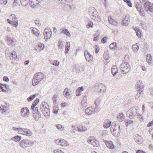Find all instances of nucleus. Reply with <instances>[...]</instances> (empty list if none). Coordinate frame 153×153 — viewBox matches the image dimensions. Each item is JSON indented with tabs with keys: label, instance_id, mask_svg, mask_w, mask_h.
<instances>
[{
	"label": "nucleus",
	"instance_id": "49",
	"mask_svg": "<svg viewBox=\"0 0 153 153\" xmlns=\"http://www.w3.org/2000/svg\"><path fill=\"white\" fill-rule=\"evenodd\" d=\"M63 42L62 41L59 40L58 42V46L59 48L62 49L64 47V45L62 44Z\"/></svg>",
	"mask_w": 153,
	"mask_h": 153
},
{
	"label": "nucleus",
	"instance_id": "63",
	"mask_svg": "<svg viewBox=\"0 0 153 153\" xmlns=\"http://www.w3.org/2000/svg\"><path fill=\"white\" fill-rule=\"evenodd\" d=\"M39 102V99L38 98H36V100L33 102L32 104L36 105Z\"/></svg>",
	"mask_w": 153,
	"mask_h": 153
},
{
	"label": "nucleus",
	"instance_id": "3",
	"mask_svg": "<svg viewBox=\"0 0 153 153\" xmlns=\"http://www.w3.org/2000/svg\"><path fill=\"white\" fill-rule=\"evenodd\" d=\"M135 86L137 90L138 91V93L136 95L135 97L136 99H138L140 97V95L142 94L143 93V85L141 83L140 81H138L136 84Z\"/></svg>",
	"mask_w": 153,
	"mask_h": 153
},
{
	"label": "nucleus",
	"instance_id": "37",
	"mask_svg": "<svg viewBox=\"0 0 153 153\" xmlns=\"http://www.w3.org/2000/svg\"><path fill=\"white\" fill-rule=\"evenodd\" d=\"M75 69L76 72L78 73L80 72L81 70L83 71L84 70V68L81 65L76 66Z\"/></svg>",
	"mask_w": 153,
	"mask_h": 153
},
{
	"label": "nucleus",
	"instance_id": "62",
	"mask_svg": "<svg viewBox=\"0 0 153 153\" xmlns=\"http://www.w3.org/2000/svg\"><path fill=\"white\" fill-rule=\"evenodd\" d=\"M35 23L38 26H40L41 24L39 23V19H36L35 20Z\"/></svg>",
	"mask_w": 153,
	"mask_h": 153
},
{
	"label": "nucleus",
	"instance_id": "50",
	"mask_svg": "<svg viewBox=\"0 0 153 153\" xmlns=\"http://www.w3.org/2000/svg\"><path fill=\"white\" fill-rule=\"evenodd\" d=\"M137 44H136L133 45L132 46V49L134 51H137L139 49V46Z\"/></svg>",
	"mask_w": 153,
	"mask_h": 153
},
{
	"label": "nucleus",
	"instance_id": "55",
	"mask_svg": "<svg viewBox=\"0 0 153 153\" xmlns=\"http://www.w3.org/2000/svg\"><path fill=\"white\" fill-rule=\"evenodd\" d=\"M94 19L95 21H97V22H100L101 20L100 17L99 15H98V16L95 17L94 19Z\"/></svg>",
	"mask_w": 153,
	"mask_h": 153
},
{
	"label": "nucleus",
	"instance_id": "14",
	"mask_svg": "<svg viewBox=\"0 0 153 153\" xmlns=\"http://www.w3.org/2000/svg\"><path fill=\"white\" fill-rule=\"evenodd\" d=\"M29 110L27 107L22 108L21 111V114L22 116L25 117L29 114Z\"/></svg>",
	"mask_w": 153,
	"mask_h": 153
},
{
	"label": "nucleus",
	"instance_id": "23",
	"mask_svg": "<svg viewBox=\"0 0 153 153\" xmlns=\"http://www.w3.org/2000/svg\"><path fill=\"white\" fill-rule=\"evenodd\" d=\"M84 90V88L83 86L79 87L78 88L76 91V95L78 97L81 95V92Z\"/></svg>",
	"mask_w": 153,
	"mask_h": 153
},
{
	"label": "nucleus",
	"instance_id": "10",
	"mask_svg": "<svg viewBox=\"0 0 153 153\" xmlns=\"http://www.w3.org/2000/svg\"><path fill=\"white\" fill-rule=\"evenodd\" d=\"M52 35V32L49 28L45 29L44 32V37L46 41L50 39Z\"/></svg>",
	"mask_w": 153,
	"mask_h": 153
},
{
	"label": "nucleus",
	"instance_id": "42",
	"mask_svg": "<svg viewBox=\"0 0 153 153\" xmlns=\"http://www.w3.org/2000/svg\"><path fill=\"white\" fill-rule=\"evenodd\" d=\"M111 122L108 120L107 121V122L105 123V124L103 125V127L106 128H108L111 126Z\"/></svg>",
	"mask_w": 153,
	"mask_h": 153
},
{
	"label": "nucleus",
	"instance_id": "31",
	"mask_svg": "<svg viewBox=\"0 0 153 153\" xmlns=\"http://www.w3.org/2000/svg\"><path fill=\"white\" fill-rule=\"evenodd\" d=\"M87 97L86 94H84L82 96V100L81 102V104L82 105H85L87 104Z\"/></svg>",
	"mask_w": 153,
	"mask_h": 153
},
{
	"label": "nucleus",
	"instance_id": "47",
	"mask_svg": "<svg viewBox=\"0 0 153 153\" xmlns=\"http://www.w3.org/2000/svg\"><path fill=\"white\" fill-rule=\"evenodd\" d=\"M123 1L127 4L129 7H132V4L130 0H123Z\"/></svg>",
	"mask_w": 153,
	"mask_h": 153
},
{
	"label": "nucleus",
	"instance_id": "27",
	"mask_svg": "<svg viewBox=\"0 0 153 153\" xmlns=\"http://www.w3.org/2000/svg\"><path fill=\"white\" fill-rule=\"evenodd\" d=\"M7 87V85L6 84L0 83V89L2 91L4 92H6V90H5L4 88H5L7 89L8 88Z\"/></svg>",
	"mask_w": 153,
	"mask_h": 153
},
{
	"label": "nucleus",
	"instance_id": "54",
	"mask_svg": "<svg viewBox=\"0 0 153 153\" xmlns=\"http://www.w3.org/2000/svg\"><path fill=\"white\" fill-rule=\"evenodd\" d=\"M14 27H16L18 25V22L17 20H16L15 21H12L11 23Z\"/></svg>",
	"mask_w": 153,
	"mask_h": 153
},
{
	"label": "nucleus",
	"instance_id": "43",
	"mask_svg": "<svg viewBox=\"0 0 153 153\" xmlns=\"http://www.w3.org/2000/svg\"><path fill=\"white\" fill-rule=\"evenodd\" d=\"M94 10H95V9L94 7H90L88 10L89 14L91 15L93 14Z\"/></svg>",
	"mask_w": 153,
	"mask_h": 153
},
{
	"label": "nucleus",
	"instance_id": "21",
	"mask_svg": "<svg viewBox=\"0 0 153 153\" xmlns=\"http://www.w3.org/2000/svg\"><path fill=\"white\" fill-rule=\"evenodd\" d=\"M108 21L109 23L114 25H116L117 24V22L112 19L111 16H108Z\"/></svg>",
	"mask_w": 153,
	"mask_h": 153
},
{
	"label": "nucleus",
	"instance_id": "26",
	"mask_svg": "<svg viewBox=\"0 0 153 153\" xmlns=\"http://www.w3.org/2000/svg\"><path fill=\"white\" fill-rule=\"evenodd\" d=\"M146 57V61L148 64L150 65H152V57L151 55L150 54H147Z\"/></svg>",
	"mask_w": 153,
	"mask_h": 153
},
{
	"label": "nucleus",
	"instance_id": "35",
	"mask_svg": "<svg viewBox=\"0 0 153 153\" xmlns=\"http://www.w3.org/2000/svg\"><path fill=\"white\" fill-rule=\"evenodd\" d=\"M64 96L67 98H69L71 97L70 94L69 93L68 89L67 88H66L64 91Z\"/></svg>",
	"mask_w": 153,
	"mask_h": 153
},
{
	"label": "nucleus",
	"instance_id": "17",
	"mask_svg": "<svg viewBox=\"0 0 153 153\" xmlns=\"http://www.w3.org/2000/svg\"><path fill=\"white\" fill-rule=\"evenodd\" d=\"M105 143L107 146L110 149H113L114 148V146L111 141H108L105 140Z\"/></svg>",
	"mask_w": 153,
	"mask_h": 153
},
{
	"label": "nucleus",
	"instance_id": "39",
	"mask_svg": "<svg viewBox=\"0 0 153 153\" xmlns=\"http://www.w3.org/2000/svg\"><path fill=\"white\" fill-rule=\"evenodd\" d=\"M38 95V94H35L30 95L27 98V100L29 102L31 101Z\"/></svg>",
	"mask_w": 153,
	"mask_h": 153
},
{
	"label": "nucleus",
	"instance_id": "60",
	"mask_svg": "<svg viewBox=\"0 0 153 153\" xmlns=\"http://www.w3.org/2000/svg\"><path fill=\"white\" fill-rule=\"evenodd\" d=\"M138 12L141 16H144L145 13L143 9H142L141 10H140V11H138Z\"/></svg>",
	"mask_w": 153,
	"mask_h": 153
},
{
	"label": "nucleus",
	"instance_id": "6",
	"mask_svg": "<svg viewBox=\"0 0 153 153\" xmlns=\"http://www.w3.org/2000/svg\"><path fill=\"white\" fill-rule=\"evenodd\" d=\"M87 142L94 147H98L99 145L98 141L96 139V138L94 136L89 137L88 139Z\"/></svg>",
	"mask_w": 153,
	"mask_h": 153
},
{
	"label": "nucleus",
	"instance_id": "13",
	"mask_svg": "<svg viewBox=\"0 0 153 153\" xmlns=\"http://www.w3.org/2000/svg\"><path fill=\"white\" fill-rule=\"evenodd\" d=\"M20 146L23 148L27 147L29 145V140L26 139L22 140L19 143Z\"/></svg>",
	"mask_w": 153,
	"mask_h": 153
},
{
	"label": "nucleus",
	"instance_id": "48",
	"mask_svg": "<svg viewBox=\"0 0 153 153\" xmlns=\"http://www.w3.org/2000/svg\"><path fill=\"white\" fill-rule=\"evenodd\" d=\"M56 128L59 130H64V127L60 124H58L56 125Z\"/></svg>",
	"mask_w": 153,
	"mask_h": 153
},
{
	"label": "nucleus",
	"instance_id": "15",
	"mask_svg": "<svg viewBox=\"0 0 153 153\" xmlns=\"http://www.w3.org/2000/svg\"><path fill=\"white\" fill-rule=\"evenodd\" d=\"M42 114L47 118H49L50 117V109L49 107H46L43 111H42Z\"/></svg>",
	"mask_w": 153,
	"mask_h": 153
},
{
	"label": "nucleus",
	"instance_id": "61",
	"mask_svg": "<svg viewBox=\"0 0 153 153\" xmlns=\"http://www.w3.org/2000/svg\"><path fill=\"white\" fill-rule=\"evenodd\" d=\"M7 3V0H0V3L3 5H5Z\"/></svg>",
	"mask_w": 153,
	"mask_h": 153
},
{
	"label": "nucleus",
	"instance_id": "53",
	"mask_svg": "<svg viewBox=\"0 0 153 153\" xmlns=\"http://www.w3.org/2000/svg\"><path fill=\"white\" fill-rule=\"evenodd\" d=\"M108 53L107 51H105L104 52V53L103 54V56H104V58L105 59H108Z\"/></svg>",
	"mask_w": 153,
	"mask_h": 153
},
{
	"label": "nucleus",
	"instance_id": "1",
	"mask_svg": "<svg viewBox=\"0 0 153 153\" xmlns=\"http://www.w3.org/2000/svg\"><path fill=\"white\" fill-rule=\"evenodd\" d=\"M44 78V75L41 72L36 73L34 75L32 80V84L33 86H36L39 84Z\"/></svg>",
	"mask_w": 153,
	"mask_h": 153
},
{
	"label": "nucleus",
	"instance_id": "52",
	"mask_svg": "<svg viewBox=\"0 0 153 153\" xmlns=\"http://www.w3.org/2000/svg\"><path fill=\"white\" fill-rule=\"evenodd\" d=\"M10 19H12L13 20L12 21H16V16L14 14H12L10 15Z\"/></svg>",
	"mask_w": 153,
	"mask_h": 153
},
{
	"label": "nucleus",
	"instance_id": "25",
	"mask_svg": "<svg viewBox=\"0 0 153 153\" xmlns=\"http://www.w3.org/2000/svg\"><path fill=\"white\" fill-rule=\"evenodd\" d=\"M118 70L116 67L115 65L113 66L111 68V73L112 75L115 76Z\"/></svg>",
	"mask_w": 153,
	"mask_h": 153
},
{
	"label": "nucleus",
	"instance_id": "4",
	"mask_svg": "<svg viewBox=\"0 0 153 153\" xmlns=\"http://www.w3.org/2000/svg\"><path fill=\"white\" fill-rule=\"evenodd\" d=\"M120 70L121 73L126 74L130 70V66L128 62H123L120 65Z\"/></svg>",
	"mask_w": 153,
	"mask_h": 153
},
{
	"label": "nucleus",
	"instance_id": "11",
	"mask_svg": "<svg viewBox=\"0 0 153 153\" xmlns=\"http://www.w3.org/2000/svg\"><path fill=\"white\" fill-rule=\"evenodd\" d=\"M21 129L22 130V132H23V133L21 134H22L27 136H30L33 134L32 131L28 129L22 128Z\"/></svg>",
	"mask_w": 153,
	"mask_h": 153
},
{
	"label": "nucleus",
	"instance_id": "29",
	"mask_svg": "<svg viewBox=\"0 0 153 153\" xmlns=\"http://www.w3.org/2000/svg\"><path fill=\"white\" fill-rule=\"evenodd\" d=\"M85 112L87 114L90 115L92 114L94 111L93 108L91 107H89L85 109Z\"/></svg>",
	"mask_w": 153,
	"mask_h": 153
},
{
	"label": "nucleus",
	"instance_id": "7",
	"mask_svg": "<svg viewBox=\"0 0 153 153\" xmlns=\"http://www.w3.org/2000/svg\"><path fill=\"white\" fill-rule=\"evenodd\" d=\"M137 110L136 109L134 110L133 108H131L127 112L126 115L130 119H132L135 115L137 114Z\"/></svg>",
	"mask_w": 153,
	"mask_h": 153
},
{
	"label": "nucleus",
	"instance_id": "44",
	"mask_svg": "<svg viewBox=\"0 0 153 153\" xmlns=\"http://www.w3.org/2000/svg\"><path fill=\"white\" fill-rule=\"evenodd\" d=\"M137 117L139 120H140L141 122L143 121L144 119V117L142 114H139V113H137Z\"/></svg>",
	"mask_w": 153,
	"mask_h": 153
},
{
	"label": "nucleus",
	"instance_id": "46",
	"mask_svg": "<svg viewBox=\"0 0 153 153\" xmlns=\"http://www.w3.org/2000/svg\"><path fill=\"white\" fill-rule=\"evenodd\" d=\"M116 122L114 121L112 123V125H111V126L110 128V129H112L114 128H116L117 127V125H119V124H117L116 123Z\"/></svg>",
	"mask_w": 153,
	"mask_h": 153
},
{
	"label": "nucleus",
	"instance_id": "51",
	"mask_svg": "<svg viewBox=\"0 0 153 153\" xmlns=\"http://www.w3.org/2000/svg\"><path fill=\"white\" fill-rule=\"evenodd\" d=\"M126 122V126L128 127L129 124H130L133 123V121L131 120H128L125 121Z\"/></svg>",
	"mask_w": 153,
	"mask_h": 153
},
{
	"label": "nucleus",
	"instance_id": "30",
	"mask_svg": "<svg viewBox=\"0 0 153 153\" xmlns=\"http://www.w3.org/2000/svg\"><path fill=\"white\" fill-rule=\"evenodd\" d=\"M9 57L10 60H13L16 59L17 56L16 52L13 51L12 53H11L10 54Z\"/></svg>",
	"mask_w": 153,
	"mask_h": 153
},
{
	"label": "nucleus",
	"instance_id": "5",
	"mask_svg": "<svg viewBox=\"0 0 153 153\" xmlns=\"http://www.w3.org/2000/svg\"><path fill=\"white\" fill-rule=\"evenodd\" d=\"M36 105L32 104L31 106V109L32 110L35 109V110H37V112H35L33 113V117L36 120H38L39 119L41 118V115L40 112L38 111V109L37 107H35Z\"/></svg>",
	"mask_w": 153,
	"mask_h": 153
},
{
	"label": "nucleus",
	"instance_id": "59",
	"mask_svg": "<svg viewBox=\"0 0 153 153\" xmlns=\"http://www.w3.org/2000/svg\"><path fill=\"white\" fill-rule=\"evenodd\" d=\"M99 48L98 45H95V53H97L99 51Z\"/></svg>",
	"mask_w": 153,
	"mask_h": 153
},
{
	"label": "nucleus",
	"instance_id": "64",
	"mask_svg": "<svg viewBox=\"0 0 153 153\" xmlns=\"http://www.w3.org/2000/svg\"><path fill=\"white\" fill-rule=\"evenodd\" d=\"M57 100V96L55 94L54 95L53 98V102L54 103H55Z\"/></svg>",
	"mask_w": 153,
	"mask_h": 153
},
{
	"label": "nucleus",
	"instance_id": "36",
	"mask_svg": "<svg viewBox=\"0 0 153 153\" xmlns=\"http://www.w3.org/2000/svg\"><path fill=\"white\" fill-rule=\"evenodd\" d=\"M29 0H20V2L21 5L25 7L29 4Z\"/></svg>",
	"mask_w": 153,
	"mask_h": 153
},
{
	"label": "nucleus",
	"instance_id": "2",
	"mask_svg": "<svg viewBox=\"0 0 153 153\" xmlns=\"http://www.w3.org/2000/svg\"><path fill=\"white\" fill-rule=\"evenodd\" d=\"M92 89L96 90L100 93H104L105 92L106 88L105 86L102 83H96L91 87Z\"/></svg>",
	"mask_w": 153,
	"mask_h": 153
},
{
	"label": "nucleus",
	"instance_id": "19",
	"mask_svg": "<svg viewBox=\"0 0 153 153\" xmlns=\"http://www.w3.org/2000/svg\"><path fill=\"white\" fill-rule=\"evenodd\" d=\"M60 31H61L60 33H64V34L69 37H70L71 36V35L70 34L69 32L67 29L66 28H61L60 29Z\"/></svg>",
	"mask_w": 153,
	"mask_h": 153
},
{
	"label": "nucleus",
	"instance_id": "12",
	"mask_svg": "<svg viewBox=\"0 0 153 153\" xmlns=\"http://www.w3.org/2000/svg\"><path fill=\"white\" fill-rule=\"evenodd\" d=\"M84 55L86 60L88 62H91L93 60V57L87 51H84Z\"/></svg>",
	"mask_w": 153,
	"mask_h": 153
},
{
	"label": "nucleus",
	"instance_id": "38",
	"mask_svg": "<svg viewBox=\"0 0 153 153\" xmlns=\"http://www.w3.org/2000/svg\"><path fill=\"white\" fill-rule=\"evenodd\" d=\"M60 145L62 146H67L68 144V142L63 139H60Z\"/></svg>",
	"mask_w": 153,
	"mask_h": 153
},
{
	"label": "nucleus",
	"instance_id": "45",
	"mask_svg": "<svg viewBox=\"0 0 153 153\" xmlns=\"http://www.w3.org/2000/svg\"><path fill=\"white\" fill-rule=\"evenodd\" d=\"M32 32L36 36H38L39 35V33L38 32V30L36 28H33Z\"/></svg>",
	"mask_w": 153,
	"mask_h": 153
},
{
	"label": "nucleus",
	"instance_id": "28",
	"mask_svg": "<svg viewBox=\"0 0 153 153\" xmlns=\"http://www.w3.org/2000/svg\"><path fill=\"white\" fill-rule=\"evenodd\" d=\"M118 120L119 121H123L125 119L123 113H120L117 117Z\"/></svg>",
	"mask_w": 153,
	"mask_h": 153
},
{
	"label": "nucleus",
	"instance_id": "18",
	"mask_svg": "<svg viewBox=\"0 0 153 153\" xmlns=\"http://www.w3.org/2000/svg\"><path fill=\"white\" fill-rule=\"evenodd\" d=\"M134 140L138 144H141L143 142V139L141 136L137 135V136H136L134 138Z\"/></svg>",
	"mask_w": 153,
	"mask_h": 153
},
{
	"label": "nucleus",
	"instance_id": "20",
	"mask_svg": "<svg viewBox=\"0 0 153 153\" xmlns=\"http://www.w3.org/2000/svg\"><path fill=\"white\" fill-rule=\"evenodd\" d=\"M133 29L135 31L137 36L139 38H141L142 35L139 28L137 27H133Z\"/></svg>",
	"mask_w": 153,
	"mask_h": 153
},
{
	"label": "nucleus",
	"instance_id": "32",
	"mask_svg": "<svg viewBox=\"0 0 153 153\" xmlns=\"http://www.w3.org/2000/svg\"><path fill=\"white\" fill-rule=\"evenodd\" d=\"M77 128L78 130V131L79 132H84L86 131L87 130V128L82 125H80L77 127Z\"/></svg>",
	"mask_w": 153,
	"mask_h": 153
},
{
	"label": "nucleus",
	"instance_id": "34",
	"mask_svg": "<svg viewBox=\"0 0 153 153\" xmlns=\"http://www.w3.org/2000/svg\"><path fill=\"white\" fill-rule=\"evenodd\" d=\"M21 138L22 137L21 136L19 135H16L14 137L11 138V139L12 140H13L16 142H19L21 139Z\"/></svg>",
	"mask_w": 153,
	"mask_h": 153
},
{
	"label": "nucleus",
	"instance_id": "56",
	"mask_svg": "<svg viewBox=\"0 0 153 153\" xmlns=\"http://www.w3.org/2000/svg\"><path fill=\"white\" fill-rule=\"evenodd\" d=\"M52 62V64L55 66H57L59 64V62L57 60L53 61Z\"/></svg>",
	"mask_w": 153,
	"mask_h": 153
},
{
	"label": "nucleus",
	"instance_id": "16",
	"mask_svg": "<svg viewBox=\"0 0 153 153\" xmlns=\"http://www.w3.org/2000/svg\"><path fill=\"white\" fill-rule=\"evenodd\" d=\"M39 3L37 0H29V4L32 8L35 7Z\"/></svg>",
	"mask_w": 153,
	"mask_h": 153
},
{
	"label": "nucleus",
	"instance_id": "24",
	"mask_svg": "<svg viewBox=\"0 0 153 153\" xmlns=\"http://www.w3.org/2000/svg\"><path fill=\"white\" fill-rule=\"evenodd\" d=\"M128 19V17L127 16H126L125 18L123 20L122 23V25L124 26L128 25L129 23Z\"/></svg>",
	"mask_w": 153,
	"mask_h": 153
},
{
	"label": "nucleus",
	"instance_id": "33",
	"mask_svg": "<svg viewBox=\"0 0 153 153\" xmlns=\"http://www.w3.org/2000/svg\"><path fill=\"white\" fill-rule=\"evenodd\" d=\"M109 48L111 49H116L117 50L119 49V48L117 45L116 42H113L109 45Z\"/></svg>",
	"mask_w": 153,
	"mask_h": 153
},
{
	"label": "nucleus",
	"instance_id": "57",
	"mask_svg": "<svg viewBox=\"0 0 153 153\" xmlns=\"http://www.w3.org/2000/svg\"><path fill=\"white\" fill-rule=\"evenodd\" d=\"M38 46L40 49L43 50L45 46L43 44L40 43L38 44Z\"/></svg>",
	"mask_w": 153,
	"mask_h": 153
},
{
	"label": "nucleus",
	"instance_id": "40",
	"mask_svg": "<svg viewBox=\"0 0 153 153\" xmlns=\"http://www.w3.org/2000/svg\"><path fill=\"white\" fill-rule=\"evenodd\" d=\"M70 45L69 42H67L66 43L65 45V53L67 54L68 53V51L70 49Z\"/></svg>",
	"mask_w": 153,
	"mask_h": 153
},
{
	"label": "nucleus",
	"instance_id": "9",
	"mask_svg": "<svg viewBox=\"0 0 153 153\" xmlns=\"http://www.w3.org/2000/svg\"><path fill=\"white\" fill-rule=\"evenodd\" d=\"M117 127L114 128V129H110L111 133L115 137H118L120 135V125H117Z\"/></svg>",
	"mask_w": 153,
	"mask_h": 153
},
{
	"label": "nucleus",
	"instance_id": "8",
	"mask_svg": "<svg viewBox=\"0 0 153 153\" xmlns=\"http://www.w3.org/2000/svg\"><path fill=\"white\" fill-rule=\"evenodd\" d=\"M144 6L145 10L146 11L153 12V4L152 3L147 1L145 3Z\"/></svg>",
	"mask_w": 153,
	"mask_h": 153
},
{
	"label": "nucleus",
	"instance_id": "58",
	"mask_svg": "<svg viewBox=\"0 0 153 153\" xmlns=\"http://www.w3.org/2000/svg\"><path fill=\"white\" fill-rule=\"evenodd\" d=\"M16 128L15 127H13V129L15 131H18V133L19 134H21V133L22 132V130H21V128Z\"/></svg>",
	"mask_w": 153,
	"mask_h": 153
},
{
	"label": "nucleus",
	"instance_id": "41",
	"mask_svg": "<svg viewBox=\"0 0 153 153\" xmlns=\"http://www.w3.org/2000/svg\"><path fill=\"white\" fill-rule=\"evenodd\" d=\"M98 15H99V14L97 11L95 9V10L94 11V12L90 16V18L91 19H94V18L95 17L98 16Z\"/></svg>",
	"mask_w": 153,
	"mask_h": 153
},
{
	"label": "nucleus",
	"instance_id": "22",
	"mask_svg": "<svg viewBox=\"0 0 153 153\" xmlns=\"http://www.w3.org/2000/svg\"><path fill=\"white\" fill-rule=\"evenodd\" d=\"M47 107H49V106L46 102H42L40 105V110L41 111H43Z\"/></svg>",
	"mask_w": 153,
	"mask_h": 153
}]
</instances>
